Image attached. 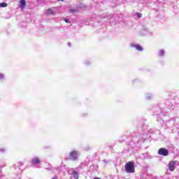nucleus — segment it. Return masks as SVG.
<instances>
[{
	"label": "nucleus",
	"mask_w": 179,
	"mask_h": 179,
	"mask_svg": "<svg viewBox=\"0 0 179 179\" xmlns=\"http://www.w3.org/2000/svg\"><path fill=\"white\" fill-rule=\"evenodd\" d=\"M130 47H131L132 48H136L137 51H143V48H142V46L136 43H131Z\"/></svg>",
	"instance_id": "obj_4"
},
{
	"label": "nucleus",
	"mask_w": 179,
	"mask_h": 179,
	"mask_svg": "<svg viewBox=\"0 0 179 179\" xmlns=\"http://www.w3.org/2000/svg\"><path fill=\"white\" fill-rule=\"evenodd\" d=\"M145 97H146L147 100H150V99H152L153 97V95L152 94H147L145 95Z\"/></svg>",
	"instance_id": "obj_11"
},
{
	"label": "nucleus",
	"mask_w": 179,
	"mask_h": 179,
	"mask_svg": "<svg viewBox=\"0 0 179 179\" xmlns=\"http://www.w3.org/2000/svg\"><path fill=\"white\" fill-rule=\"evenodd\" d=\"M71 175L72 176V177H73V178L75 179H78L79 178V173L76 171H73L71 173Z\"/></svg>",
	"instance_id": "obj_7"
},
{
	"label": "nucleus",
	"mask_w": 179,
	"mask_h": 179,
	"mask_svg": "<svg viewBox=\"0 0 179 179\" xmlns=\"http://www.w3.org/2000/svg\"><path fill=\"white\" fill-rule=\"evenodd\" d=\"M165 51L163 49L159 50L157 55L158 57H164Z\"/></svg>",
	"instance_id": "obj_10"
},
{
	"label": "nucleus",
	"mask_w": 179,
	"mask_h": 179,
	"mask_svg": "<svg viewBox=\"0 0 179 179\" xmlns=\"http://www.w3.org/2000/svg\"><path fill=\"white\" fill-rule=\"evenodd\" d=\"M45 14L46 15H55V13L54 12V10H52V8H48V10H46Z\"/></svg>",
	"instance_id": "obj_9"
},
{
	"label": "nucleus",
	"mask_w": 179,
	"mask_h": 179,
	"mask_svg": "<svg viewBox=\"0 0 179 179\" xmlns=\"http://www.w3.org/2000/svg\"><path fill=\"white\" fill-rule=\"evenodd\" d=\"M85 65H90V61L87 60L84 62Z\"/></svg>",
	"instance_id": "obj_14"
},
{
	"label": "nucleus",
	"mask_w": 179,
	"mask_h": 179,
	"mask_svg": "<svg viewBox=\"0 0 179 179\" xmlns=\"http://www.w3.org/2000/svg\"><path fill=\"white\" fill-rule=\"evenodd\" d=\"M57 1H64V0H57Z\"/></svg>",
	"instance_id": "obj_21"
},
{
	"label": "nucleus",
	"mask_w": 179,
	"mask_h": 179,
	"mask_svg": "<svg viewBox=\"0 0 179 179\" xmlns=\"http://www.w3.org/2000/svg\"><path fill=\"white\" fill-rule=\"evenodd\" d=\"M52 179H57V176H55V177L52 178Z\"/></svg>",
	"instance_id": "obj_19"
},
{
	"label": "nucleus",
	"mask_w": 179,
	"mask_h": 179,
	"mask_svg": "<svg viewBox=\"0 0 179 179\" xmlns=\"http://www.w3.org/2000/svg\"><path fill=\"white\" fill-rule=\"evenodd\" d=\"M169 169L170 171H174L176 169V161H171L169 163Z\"/></svg>",
	"instance_id": "obj_5"
},
{
	"label": "nucleus",
	"mask_w": 179,
	"mask_h": 179,
	"mask_svg": "<svg viewBox=\"0 0 179 179\" xmlns=\"http://www.w3.org/2000/svg\"><path fill=\"white\" fill-rule=\"evenodd\" d=\"M20 8L22 9V10H23L26 7V1L20 0Z\"/></svg>",
	"instance_id": "obj_8"
},
{
	"label": "nucleus",
	"mask_w": 179,
	"mask_h": 179,
	"mask_svg": "<svg viewBox=\"0 0 179 179\" xmlns=\"http://www.w3.org/2000/svg\"><path fill=\"white\" fill-rule=\"evenodd\" d=\"M69 47H71V43H69Z\"/></svg>",
	"instance_id": "obj_20"
},
{
	"label": "nucleus",
	"mask_w": 179,
	"mask_h": 179,
	"mask_svg": "<svg viewBox=\"0 0 179 179\" xmlns=\"http://www.w3.org/2000/svg\"><path fill=\"white\" fill-rule=\"evenodd\" d=\"M64 21L66 23H69V20H68V19H65Z\"/></svg>",
	"instance_id": "obj_17"
},
{
	"label": "nucleus",
	"mask_w": 179,
	"mask_h": 179,
	"mask_svg": "<svg viewBox=\"0 0 179 179\" xmlns=\"http://www.w3.org/2000/svg\"><path fill=\"white\" fill-rule=\"evenodd\" d=\"M5 79V75L0 73V80Z\"/></svg>",
	"instance_id": "obj_13"
},
{
	"label": "nucleus",
	"mask_w": 179,
	"mask_h": 179,
	"mask_svg": "<svg viewBox=\"0 0 179 179\" xmlns=\"http://www.w3.org/2000/svg\"><path fill=\"white\" fill-rule=\"evenodd\" d=\"M8 6V3H0V8H6Z\"/></svg>",
	"instance_id": "obj_12"
},
{
	"label": "nucleus",
	"mask_w": 179,
	"mask_h": 179,
	"mask_svg": "<svg viewBox=\"0 0 179 179\" xmlns=\"http://www.w3.org/2000/svg\"><path fill=\"white\" fill-rule=\"evenodd\" d=\"M137 16H138V17H139V18L142 17V13H137Z\"/></svg>",
	"instance_id": "obj_15"
},
{
	"label": "nucleus",
	"mask_w": 179,
	"mask_h": 179,
	"mask_svg": "<svg viewBox=\"0 0 179 179\" xmlns=\"http://www.w3.org/2000/svg\"><path fill=\"white\" fill-rule=\"evenodd\" d=\"M41 163V161L40 160V158L36 157H34L32 159H31V164L33 166H36V164H40Z\"/></svg>",
	"instance_id": "obj_6"
},
{
	"label": "nucleus",
	"mask_w": 179,
	"mask_h": 179,
	"mask_svg": "<svg viewBox=\"0 0 179 179\" xmlns=\"http://www.w3.org/2000/svg\"><path fill=\"white\" fill-rule=\"evenodd\" d=\"M70 159L75 161L78 160V158L79 157V151L78 150H73L69 154Z\"/></svg>",
	"instance_id": "obj_2"
},
{
	"label": "nucleus",
	"mask_w": 179,
	"mask_h": 179,
	"mask_svg": "<svg viewBox=\"0 0 179 179\" xmlns=\"http://www.w3.org/2000/svg\"><path fill=\"white\" fill-rule=\"evenodd\" d=\"M0 152H6V149H5V148H0Z\"/></svg>",
	"instance_id": "obj_16"
},
{
	"label": "nucleus",
	"mask_w": 179,
	"mask_h": 179,
	"mask_svg": "<svg viewBox=\"0 0 179 179\" xmlns=\"http://www.w3.org/2000/svg\"><path fill=\"white\" fill-rule=\"evenodd\" d=\"M158 155L166 157V156H169V150L164 148H159L158 150Z\"/></svg>",
	"instance_id": "obj_3"
},
{
	"label": "nucleus",
	"mask_w": 179,
	"mask_h": 179,
	"mask_svg": "<svg viewBox=\"0 0 179 179\" xmlns=\"http://www.w3.org/2000/svg\"><path fill=\"white\" fill-rule=\"evenodd\" d=\"M125 170L127 173H134L135 172V168L134 163L129 162L125 165Z\"/></svg>",
	"instance_id": "obj_1"
},
{
	"label": "nucleus",
	"mask_w": 179,
	"mask_h": 179,
	"mask_svg": "<svg viewBox=\"0 0 179 179\" xmlns=\"http://www.w3.org/2000/svg\"><path fill=\"white\" fill-rule=\"evenodd\" d=\"M70 12H72L73 13L76 12V10H70Z\"/></svg>",
	"instance_id": "obj_18"
}]
</instances>
